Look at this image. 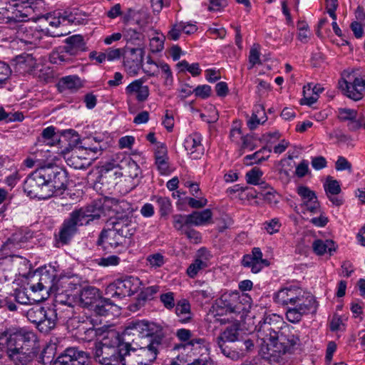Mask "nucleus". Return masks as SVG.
I'll use <instances>...</instances> for the list:
<instances>
[{
    "mask_svg": "<svg viewBox=\"0 0 365 365\" xmlns=\"http://www.w3.org/2000/svg\"><path fill=\"white\" fill-rule=\"evenodd\" d=\"M257 327L259 336L264 342L269 341L279 354L290 351L299 342L297 331L277 314L265 316Z\"/></svg>",
    "mask_w": 365,
    "mask_h": 365,
    "instance_id": "1",
    "label": "nucleus"
},
{
    "mask_svg": "<svg viewBox=\"0 0 365 365\" xmlns=\"http://www.w3.org/2000/svg\"><path fill=\"white\" fill-rule=\"evenodd\" d=\"M36 334L25 329L6 330L0 336V349H5L16 365H27L36 355Z\"/></svg>",
    "mask_w": 365,
    "mask_h": 365,
    "instance_id": "2",
    "label": "nucleus"
},
{
    "mask_svg": "<svg viewBox=\"0 0 365 365\" xmlns=\"http://www.w3.org/2000/svg\"><path fill=\"white\" fill-rule=\"evenodd\" d=\"M160 344V336H157L146 346L138 349L132 348L130 342L126 341L121 347V363L123 365H150L156 359Z\"/></svg>",
    "mask_w": 365,
    "mask_h": 365,
    "instance_id": "3",
    "label": "nucleus"
},
{
    "mask_svg": "<svg viewBox=\"0 0 365 365\" xmlns=\"http://www.w3.org/2000/svg\"><path fill=\"white\" fill-rule=\"evenodd\" d=\"M33 238V232L30 230H20L14 233L7 240L1 245L0 251L6 258H9L12 262H20L24 264L26 263V259L16 255L15 252L24 247L29 240Z\"/></svg>",
    "mask_w": 365,
    "mask_h": 365,
    "instance_id": "4",
    "label": "nucleus"
},
{
    "mask_svg": "<svg viewBox=\"0 0 365 365\" xmlns=\"http://www.w3.org/2000/svg\"><path fill=\"white\" fill-rule=\"evenodd\" d=\"M121 347L122 344L119 347L109 344L108 337L105 336L102 341L95 343L94 359L101 365H120L122 359Z\"/></svg>",
    "mask_w": 365,
    "mask_h": 365,
    "instance_id": "5",
    "label": "nucleus"
},
{
    "mask_svg": "<svg viewBox=\"0 0 365 365\" xmlns=\"http://www.w3.org/2000/svg\"><path fill=\"white\" fill-rule=\"evenodd\" d=\"M43 176L46 180L48 189L54 195H61L67 189L68 173L66 170L56 165L41 167Z\"/></svg>",
    "mask_w": 365,
    "mask_h": 365,
    "instance_id": "6",
    "label": "nucleus"
},
{
    "mask_svg": "<svg viewBox=\"0 0 365 365\" xmlns=\"http://www.w3.org/2000/svg\"><path fill=\"white\" fill-rule=\"evenodd\" d=\"M24 191L31 198L41 200L51 197V192L48 189L46 180L43 176L41 168L31 173L24 180Z\"/></svg>",
    "mask_w": 365,
    "mask_h": 365,
    "instance_id": "7",
    "label": "nucleus"
},
{
    "mask_svg": "<svg viewBox=\"0 0 365 365\" xmlns=\"http://www.w3.org/2000/svg\"><path fill=\"white\" fill-rule=\"evenodd\" d=\"M68 134H71L73 140V143L75 145V148L73 150L71 156L67 160L68 164L73 167L75 169H86L91 164V160L94 159L95 158H88L87 156H80L81 153L88 149L91 150L93 153H97L98 152L101 153L103 148H102L100 145L98 146H86V143H83V145H78L79 144H82L81 139L78 137V135L73 131V130H68L67 131Z\"/></svg>",
    "mask_w": 365,
    "mask_h": 365,
    "instance_id": "8",
    "label": "nucleus"
},
{
    "mask_svg": "<svg viewBox=\"0 0 365 365\" xmlns=\"http://www.w3.org/2000/svg\"><path fill=\"white\" fill-rule=\"evenodd\" d=\"M138 336L139 337H150V342L160 336L161 341L163 335L162 329L155 323H151L145 320H135L128 323L123 334V340H125L126 336Z\"/></svg>",
    "mask_w": 365,
    "mask_h": 365,
    "instance_id": "9",
    "label": "nucleus"
},
{
    "mask_svg": "<svg viewBox=\"0 0 365 365\" xmlns=\"http://www.w3.org/2000/svg\"><path fill=\"white\" fill-rule=\"evenodd\" d=\"M9 6L0 10L1 24L24 21L31 10L28 1L13 0Z\"/></svg>",
    "mask_w": 365,
    "mask_h": 365,
    "instance_id": "10",
    "label": "nucleus"
},
{
    "mask_svg": "<svg viewBox=\"0 0 365 365\" xmlns=\"http://www.w3.org/2000/svg\"><path fill=\"white\" fill-rule=\"evenodd\" d=\"M141 284L142 282L138 277L128 276L124 278L118 279L113 284H110L108 292L113 298L123 299L136 293Z\"/></svg>",
    "mask_w": 365,
    "mask_h": 365,
    "instance_id": "11",
    "label": "nucleus"
},
{
    "mask_svg": "<svg viewBox=\"0 0 365 365\" xmlns=\"http://www.w3.org/2000/svg\"><path fill=\"white\" fill-rule=\"evenodd\" d=\"M45 354L46 352L42 353L41 357L43 365H85L88 358L86 352L78 351L74 347L66 349L54 361L50 360L51 357Z\"/></svg>",
    "mask_w": 365,
    "mask_h": 365,
    "instance_id": "12",
    "label": "nucleus"
},
{
    "mask_svg": "<svg viewBox=\"0 0 365 365\" xmlns=\"http://www.w3.org/2000/svg\"><path fill=\"white\" fill-rule=\"evenodd\" d=\"M58 277L55 265L45 266L40 269L38 282L32 284L31 289L34 292L46 289L48 292L53 294Z\"/></svg>",
    "mask_w": 365,
    "mask_h": 365,
    "instance_id": "13",
    "label": "nucleus"
},
{
    "mask_svg": "<svg viewBox=\"0 0 365 365\" xmlns=\"http://www.w3.org/2000/svg\"><path fill=\"white\" fill-rule=\"evenodd\" d=\"M80 279L74 275H59L57 279L54 294L59 298L63 296L74 298L81 290Z\"/></svg>",
    "mask_w": 365,
    "mask_h": 365,
    "instance_id": "14",
    "label": "nucleus"
},
{
    "mask_svg": "<svg viewBox=\"0 0 365 365\" xmlns=\"http://www.w3.org/2000/svg\"><path fill=\"white\" fill-rule=\"evenodd\" d=\"M292 306L288 307L286 317L289 322L297 323L301 320L303 314L316 312L317 303L313 296H308L305 301Z\"/></svg>",
    "mask_w": 365,
    "mask_h": 365,
    "instance_id": "15",
    "label": "nucleus"
},
{
    "mask_svg": "<svg viewBox=\"0 0 365 365\" xmlns=\"http://www.w3.org/2000/svg\"><path fill=\"white\" fill-rule=\"evenodd\" d=\"M338 84L342 93L353 101H359L365 95V75L356 77L351 83L341 79Z\"/></svg>",
    "mask_w": 365,
    "mask_h": 365,
    "instance_id": "16",
    "label": "nucleus"
},
{
    "mask_svg": "<svg viewBox=\"0 0 365 365\" xmlns=\"http://www.w3.org/2000/svg\"><path fill=\"white\" fill-rule=\"evenodd\" d=\"M83 225L84 223H82L74 212L72 211L69 217L63 220L60 227L58 235V241L63 245L68 244L78 232V227Z\"/></svg>",
    "mask_w": 365,
    "mask_h": 365,
    "instance_id": "17",
    "label": "nucleus"
},
{
    "mask_svg": "<svg viewBox=\"0 0 365 365\" xmlns=\"http://www.w3.org/2000/svg\"><path fill=\"white\" fill-rule=\"evenodd\" d=\"M104 204L101 202H94L88 206L76 209L73 210L79 220L84 223V225L90 224L91 222L98 220L102 215H105Z\"/></svg>",
    "mask_w": 365,
    "mask_h": 365,
    "instance_id": "18",
    "label": "nucleus"
},
{
    "mask_svg": "<svg viewBox=\"0 0 365 365\" xmlns=\"http://www.w3.org/2000/svg\"><path fill=\"white\" fill-rule=\"evenodd\" d=\"M109 226L113 227L120 231L122 234H124L125 237L131 238L136 232L137 222L135 217L133 215H125L124 217L121 218H109L107 221Z\"/></svg>",
    "mask_w": 365,
    "mask_h": 365,
    "instance_id": "19",
    "label": "nucleus"
},
{
    "mask_svg": "<svg viewBox=\"0 0 365 365\" xmlns=\"http://www.w3.org/2000/svg\"><path fill=\"white\" fill-rule=\"evenodd\" d=\"M274 302L282 306L295 305L305 301L304 295L299 288L289 287L279 290L274 295Z\"/></svg>",
    "mask_w": 365,
    "mask_h": 365,
    "instance_id": "20",
    "label": "nucleus"
},
{
    "mask_svg": "<svg viewBox=\"0 0 365 365\" xmlns=\"http://www.w3.org/2000/svg\"><path fill=\"white\" fill-rule=\"evenodd\" d=\"M269 264L268 260L262 258V252L259 247H254L252 253L244 255L242 260V265L250 268L253 273H258Z\"/></svg>",
    "mask_w": 365,
    "mask_h": 365,
    "instance_id": "21",
    "label": "nucleus"
},
{
    "mask_svg": "<svg viewBox=\"0 0 365 365\" xmlns=\"http://www.w3.org/2000/svg\"><path fill=\"white\" fill-rule=\"evenodd\" d=\"M127 239L129 238L120 232V231L118 232V230L115 228L111 227L108 229H103L101 232L97 245H102L104 242H106L112 247H117L125 245Z\"/></svg>",
    "mask_w": 365,
    "mask_h": 365,
    "instance_id": "22",
    "label": "nucleus"
},
{
    "mask_svg": "<svg viewBox=\"0 0 365 365\" xmlns=\"http://www.w3.org/2000/svg\"><path fill=\"white\" fill-rule=\"evenodd\" d=\"M297 193L302 199L301 206L305 207L312 213H318L320 211V204L315 192L311 190L307 186L299 185L297 188Z\"/></svg>",
    "mask_w": 365,
    "mask_h": 365,
    "instance_id": "23",
    "label": "nucleus"
},
{
    "mask_svg": "<svg viewBox=\"0 0 365 365\" xmlns=\"http://www.w3.org/2000/svg\"><path fill=\"white\" fill-rule=\"evenodd\" d=\"M130 57H127L124 61V66L130 73L135 75L143 66L144 48L138 43V47L130 48Z\"/></svg>",
    "mask_w": 365,
    "mask_h": 365,
    "instance_id": "24",
    "label": "nucleus"
},
{
    "mask_svg": "<svg viewBox=\"0 0 365 365\" xmlns=\"http://www.w3.org/2000/svg\"><path fill=\"white\" fill-rule=\"evenodd\" d=\"M104 206L110 207L113 215L110 218H121L125 215H133L134 209L131 204L125 200H118L115 198L106 199L104 201Z\"/></svg>",
    "mask_w": 365,
    "mask_h": 365,
    "instance_id": "25",
    "label": "nucleus"
},
{
    "mask_svg": "<svg viewBox=\"0 0 365 365\" xmlns=\"http://www.w3.org/2000/svg\"><path fill=\"white\" fill-rule=\"evenodd\" d=\"M219 304L221 307L226 309V312L240 314L247 312L240 297L237 294H224L220 298Z\"/></svg>",
    "mask_w": 365,
    "mask_h": 365,
    "instance_id": "26",
    "label": "nucleus"
},
{
    "mask_svg": "<svg viewBox=\"0 0 365 365\" xmlns=\"http://www.w3.org/2000/svg\"><path fill=\"white\" fill-rule=\"evenodd\" d=\"M201 135L195 133L187 136L184 142V147L194 159L200 158L204 153V148L201 143Z\"/></svg>",
    "mask_w": 365,
    "mask_h": 365,
    "instance_id": "27",
    "label": "nucleus"
},
{
    "mask_svg": "<svg viewBox=\"0 0 365 365\" xmlns=\"http://www.w3.org/2000/svg\"><path fill=\"white\" fill-rule=\"evenodd\" d=\"M57 322L56 310L48 308L41 321L38 324L37 329L41 333L48 334L56 327Z\"/></svg>",
    "mask_w": 365,
    "mask_h": 365,
    "instance_id": "28",
    "label": "nucleus"
},
{
    "mask_svg": "<svg viewBox=\"0 0 365 365\" xmlns=\"http://www.w3.org/2000/svg\"><path fill=\"white\" fill-rule=\"evenodd\" d=\"M79 297L81 304L91 309L98 300V289L95 287H87L81 290L77 295Z\"/></svg>",
    "mask_w": 365,
    "mask_h": 365,
    "instance_id": "29",
    "label": "nucleus"
},
{
    "mask_svg": "<svg viewBox=\"0 0 365 365\" xmlns=\"http://www.w3.org/2000/svg\"><path fill=\"white\" fill-rule=\"evenodd\" d=\"M212 217V212L210 209H205L202 211H194L187 215V223L190 225L200 226L210 223Z\"/></svg>",
    "mask_w": 365,
    "mask_h": 365,
    "instance_id": "30",
    "label": "nucleus"
},
{
    "mask_svg": "<svg viewBox=\"0 0 365 365\" xmlns=\"http://www.w3.org/2000/svg\"><path fill=\"white\" fill-rule=\"evenodd\" d=\"M216 342L221 352L227 358L238 360L245 356V351L241 347L235 349L230 346L229 342L222 340L221 338H217Z\"/></svg>",
    "mask_w": 365,
    "mask_h": 365,
    "instance_id": "31",
    "label": "nucleus"
},
{
    "mask_svg": "<svg viewBox=\"0 0 365 365\" xmlns=\"http://www.w3.org/2000/svg\"><path fill=\"white\" fill-rule=\"evenodd\" d=\"M66 46V51L71 55L76 54L78 51L86 50V43L81 35H73L67 38L65 41Z\"/></svg>",
    "mask_w": 365,
    "mask_h": 365,
    "instance_id": "32",
    "label": "nucleus"
},
{
    "mask_svg": "<svg viewBox=\"0 0 365 365\" xmlns=\"http://www.w3.org/2000/svg\"><path fill=\"white\" fill-rule=\"evenodd\" d=\"M118 307L108 298L98 299L96 304L91 309L93 312L101 316H106L110 313L113 314Z\"/></svg>",
    "mask_w": 365,
    "mask_h": 365,
    "instance_id": "33",
    "label": "nucleus"
},
{
    "mask_svg": "<svg viewBox=\"0 0 365 365\" xmlns=\"http://www.w3.org/2000/svg\"><path fill=\"white\" fill-rule=\"evenodd\" d=\"M175 307V314L180 322L187 323L191 321L192 314L190 311V304L187 299H182L178 301Z\"/></svg>",
    "mask_w": 365,
    "mask_h": 365,
    "instance_id": "34",
    "label": "nucleus"
},
{
    "mask_svg": "<svg viewBox=\"0 0 365 365\" xmlns=\"http://www.w3.org/2000/svg\"><path fill=\"white\" fill-rule=\"evenodd\" d=\"M312 248L317 255H323L325 253H329V255H332L333 252L336 251V246L335 245V242L331 240H316L312 244Z\"/></svg>",
    "mask_w": 365,
    "mask_h": 365,
    "instance_id": "35",
    "label": "nucleus"
},
{
    "mask_svg": "<svg viewBox=\"0 0 365 365\" xmlns=\"http://www.w3.org/2000/svg\"><path fill=\"white\" fill-rule=\"evenodd\" d=\"M49 307H44L40 304H35L26 311H23L28 320L36 325L38 328V324L41 321L43 315Z\"/></svg>",
    "mask_w": 365,
    "mask_h": 365,
    "instance_id": "36",
    "label": "nucleus"
},
{
    "mask_svg": "<svg viewBox=\"0 0 365 365\" xmlns=\"http://www.w3.org/2000/svg\"><path fill=\"white\" fill-rule=\"evenodd\" d=\"M130 158H131L129 155H127L125 153H117L115 154L112 159L109 162H107L103 167L107 171L111 170L114 168H119L123 171L128 163L127 162L128 161V160Z\"/></svg>",
    "mask_w": 365,
    "mask_h": 365,
    "instance_id": "37",
    "label": "nucleus"
},
{
    "mask_svg": "<svg viewBox=\"0 0 365 365\" xmlns=\"http://www.w3.org/2000/svg\"><path fill=\"white\" fill-rule=\"evenodd\" d=\"M81 79L76 76H68L63 77L59 80L58 87L61 90H71L76 91L82 87Z\"/></svg>",
    "mask_w": 365,
    "mask_h": 365,
    "instance_id": "38",
    "label": "nucleus"
},
{
    "mask_svg": "<svg viewBox=\"0 0 365 365\" xmlns=\"http://www.w3.org/2000/svg\"><path fill=\"white\" fill-rule=\"evenodd\" d=\"M239 325L237 324H232L226 328V329L217 338H221L226 342L232 343L238 341L239 337Z\"/></svg>",
    "mask_w": 365,
    "mask_h": 365,
    "instance_id": "39",
    "label": "nucleus"
},
{
    "mask_svg": "<svg viewBox=\"0 0 365 365\" xmlns=\"http://www.w3.org/2000/svg\"><path fill=\"white\" fill-rule=\"evenodd\" d=\"M128 163L127 165L124 168L121 173H119L120 176L127 175L132 179H135L138 178L140 173V169L135 161H134L132 158L128 160ZM115 175L118 174V173L115 172Z\"/></svg>",
    "mask_w": 365,
    "mask_h": 365,
    "instance_id": "40",
    "label": "nucleus"
},
{
    "mask_svg": "<svg viewBox=\"0 0 365 365\" xmlns=\"http://www.w3.org/2000/svg\"><path fill=\"white\" fill-rule=\"evenodd\" d=\"M147 14L143 9L135 10L129 8L123 16V21L124 24H128L131 20H135L138 24L141 21L140 16H146Z\"/></svg>",
    "mask_w": 365,
    "mask_h": 365,
    "instance_id": "41",
    "label": "nucleus"
},
{
    "mask_svg": "<svg viewBox=\"0 0 365 365\" xmlns=\"http://www.w3.org/2000/svg\"><path fill=\"white\" fill-rule=\"evenodd\" d=\"M324 187L327 195H336L341 192V187L339 182L328 176Z\"/></svg>",
    "mask_w": 365,
    "mask_h": 365,
    "instance_id": "42",
    "label": "nucleus"
},
{
    "mask_svg": "<svg viewBox=\"0 0 365 365\" xmlns=\"http://www.w3.org/2000/svg\"><path fill=\"white\" fill-rule=\"evenodd\" d=\"M207 264L205 261L200 259H196L194 262L187 267V274L190 277L194 278L200 270L207 267Z\"/></svg>",
    "mask_w": 365,
    "mask_h": 365,
    "instance_id": "43",
    "label": "nucleus"
},
{
    "mask_svg": "<svg viewBox=\"0 0 365 365\" xmlns=\"http://www.w3.org/2000/svg\"><path fill=\"white\" fill-rule=\"evenodd\" d=\"M61 19L74 24H80L83 20L78 16V10L75 9L72 11H64L61 13Z\"/></svg>",
    "mask_w": 365,
    "mask_h": 365,
    "instance_id": "44",
    "label": "nucleus"
},
{
    "mask_svg": "<svg viewBox=\"0 0 365 365\" xmlns=\"http://www.w3.org/2000/svg\"><path fill=\"white\" fill-rule=\"evenodd\" d=\"M160 207V213L162 217L167 216L171 211L172 205L170 200L167 197H160L157 200Z\"/></svg>",
    "mask_w": 365,
    "mask_h": 365,
    "instance_id": "45",
    "label": "nucleus"
},
{
    "mask_svg": "<svg viewBox=\"0 0 365 365\" xmlns=\"http://www.w3.org/2000/svg\"><path fill=\"white\" fill-rule=\"evenodd\" d=\"M159 291L158 286H150L144 288L140 292L138 295V299L142 301L151 300L153 299V296Z\"/></svg>",
    "mask_w": 365,
    "mask_h": 365,
    "instance_id": "46",
    "label": "nucleus"
},
{
    "mask_svg": "<svg viewBox=\"0 0 365 365\" xmlns=\"http://www.w3.org/2000/svg\"><path fill=\"white\" fill-rule=\"evenodd\" d=\"M264 151H267L268 153H270L272 151V146L265 145L262 148L255 152L252 155H247L245 157V159L255 160L256 163H260L261 162L266 160L269 157V154L267 155V157L259 156L260 154L263 153Z\"/></svg>",
    "mask_w": 365,
    "mask_h": 365,
    "instance_id": "47",
    "label": "nucleus"
},
{
    "mask_svg": "<svg viewBox=\"0 0 365 365\" xmlns=\"http://www.w3.org/2000/svg\"><path fill=\"white\" fill-rule=\"evenodd\" d=\"M12 71L9 64L0 61V88L4 87L11 75Z\"/></svg>",
    "mask_w": 365,
    "mask_h": 365,
    "instance_id": "48",
    "label": "nucleus"
},
{
    "mask_svg": "<svg viewBox=\"0 0 365 365\" xmlns=\"http://www.w3.org/2000/svg\"><path fill=\"white\" fill-rule=\"evenodd\" d=\"M259 56V45L254 44L250 51L249 62L251 64V66L249 67V69L252 68V67L256 64H261Z\"/></svg>",
    "mask_w": 365,
    "mask_h": 365,
    "instance_id": "49",
    "label": "nucleus"
},
{
    "mask_svg": "<svg viewBox=\"0 0 365 365\" xmlns=\"http://www.w3.org/2000/svg\"><path fill=\"white\" fill-rule=\"evenodd\" d=\"M262 172L257 168H252L246 174V180L247 183L252 185H259Z\"/></svg>",
    "mask_w": 365,
    "mask_h": 365,
    "instance_id": "50",
    "label": "nucleus"
},
{
    "mask_svg": "<svg viewBox=\"0 0 365 365\" xmlns=\"http://www.w3.org/2000/svg\"><path fill=\"white\" fill-rule=\"evenodd\" d=\"M160 300L167 309H172L175 306V294L173 292H167L160 296Z\"/></svg>",
    "mask_w": 365,
    "mask_h": 365,
    "instance_id": "51",
    "label": "nucleus"
},
{
    "mask_svg": "<svg viewBox=\"0 0 365 365\" xmlns=\"http://www.w3.org/2000/svg\"><path fill=\"white\" fill-rule=\"evenodd\" d=\"M339 119L341 121H350L351 120L356 119L357 117V112L354 109L350 108H339Z\"/></svg>",
    "mask_w": 365,
    "mask_h": 365,
    "instance_id": "52",
    "label": "nucleus"
},
{
    "mask_svg": "<svg viewBox=\"0 0 365 365\" xmlns=\"http://www.w3.org/2000/svg\"><path fill=\"white\" fill-rule=\"evenodd\" d=\"M23 118V115L21 113H8L5 111L3 107H0V121L4 120L6 122H11V121H20Z\"/></svg>",
    "mask_w": 365,
    "mask_h": 365,
    "instance_id": "53",
    "label": "nucleus"
},
{
    "mask_svg": "<svg viewBox=\"0 0 365 365\" xmlns=\"http://www.w3.org/2000/svg\"><path fill=\"white\" fill-rule=\"evenodd\" d=\"M280 227L281 224L277 218H274L264 223V230L270 235L278 232Z\"/></svg>",
    "mask_w": 365,
    "mask_h": 365,
    "instance_id": "54",
    "label": "nucleus"
},
{
    "mask_svg": "<svg viewBox=\"0 0 365 365\" xmlns=\"http://www.w3.org/2000/svg\"><path fill=\"white\" fill-rule=\"evenodd\" d=\"M157 68H160L161 71L165 74V84L170 85L173 83V73L169 65L164 62H159L158 64H156Z\"/></svg>",
    "mask_w": 365,
    "mask_h": 365,
    "instance_id": "55",
    "label": "nucleus"
},
{
    "mask_svg": "<svg viewBox=\"0 0 365 365\" xmlns=\"http://www.w3.org/2000/svg\"><path fill=\"white\" fill-rule=\"evenodd\" d=\"M174 227L182 232L185 230V225H190V223H187V215H175L173 216Z\"/></svg>",
    "mask_w": 365,
    "mask_h": 365,
    "instance_id": "56",
    "label": "nucleus"
},
{
    "mask_svg": "<svg viewBox=\"0 0 365 365\" xmlns=\"http://www.w3.org/2000/svg\"><path fill=\"white\" fill-rule=\"evenodd\" d=\"M193 92L197 97L205 99L210 96L212 89L208 85H202L197 86Z\"/></svg>",
    "mask_w": 365,
    "mask_h": 365,
    "instance_id": "57",
    "label": "nucleus"
},
{
    "mask_svg": "<svg viewBox=\"0 0 365 365\" xmlns=\"http://www.w3.org/2000/svg\"><path fill=\"white\" fill-rule=\"evenodd\" d=\"M147 260L152 267H160L164 264V257L160 253L150 255L147 257Z\"/></svg>",
    "mask_w": 365,
    "mask_h": 365,
    "instance_id": "58",
    "label": "nucleus"
},
{
    "mask_svg": "<svg viewBox=\"0 0 365 365\" xmlns=\"http://www.w3.org/2000/svg\"><path fill=\"white\" fill-rule=\"evenodd\" d=\"M164 48L163 40L160 37H153L150 41V48L153 53L161 51Z\"/></svg>",
    "mask_w": 365,
    "mask_h": 365,
    "instance_id": "59",
    "label": "nucleus"
},
{
    "mask_svg": "<svg viewBox=\"0 0 365 365\" xmlns=\"http://www.w3.org/2000/svg\"><path fill=\"white\" fill-rule=\"evenodd\" d=\"M186 29L185 23L181 22L178 25H175L168 32V37L170 39L176 41L179 38L182 29Z\"/></svg>",
    "mask_w": 365,
    "mask_h": 365,
    "instance_id": "60",
    "label": "nucleus"
},
{
    "mask_svg": "<svg viewBox=\"0 0 365 365\" xmlns=\"http://www.w3.org/2000/svg\"><path fill=\"white\" fill-rule=\"evenodd\" d=\"M335 168L338 171L347 170L351 172V164L344 157L339 156L336 161Z\"/></svg>",
    "mask_w": 365,
    "mask_h": 365,
    "instance_id": "61",
    "label": "nucleus"
},
{
    "mask_svg": "<svg viewBox=\"0 0 365 365\" xmlns=\"http://www.w3.org/2000/svg\"><path fill=\"white\" fill-rule=\"evenodd\" d=\"M120 259L115 255H110L99 259L98 264L104 267L114 266L118 264Z\"/></svg>",
    "mask_w": 365,
    "mask_h": 365,
    "instance_id": "62",
    "label": "nucleus"
},
{
    "mask_svg": "<svg viewBox=\"0 0 365 365\" xmlns=\"http://www.w3.org/2000/svg\"><path fill=\"white\" fill-rule=\"evenodd\" d=\"M227 6V0H210L208 10L210 11H220Z\"/></svg>",
    "mask_w": 365,
    "mask_h": 365,
    "instance_id": "63",
    "label": "nucleus"
},
{
    "mask_svg": "<svg viewBox=\"0 0 365 365\" xmlns=\"http://www.w3.org/2000/svg\"><path fill=\"white\" fill-rule=\"evenodd\" d=\"M15 299L21 304H29L31 302V299L28 297L26 292L21 289L15 291Z\"/></svg>",
    "mask_w": 365,
    "mask_h": 365,
    "instance_id": "64",
    "label": "nucleus"
}]
</instances>
